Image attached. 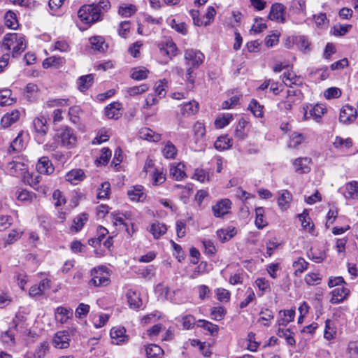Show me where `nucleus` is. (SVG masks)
Instances as JSON below:
<instances>
[{
    "label": "nucleus",
    "instance_id": "obj_1",
    "mask_svg": "<svg viewBox=\"0 0 358 358\" xmlns=\"http://www.w3.org/2000/svg\"><path fill=\"white\" fill-rule=\"evenodd\" d=\"M78 16L81 21L86 24L94 23L100 20L99 8L94 6V4L85 5L82 6L78 12Z\"/></svg>",
    "mask_w": 358,
    "mask_h": 358
},
{
    "label": "nucleus",
    "instance_id": "obj_2",
    "mask_svg": "<svg viewBox=\"0 0 358 358\" xmlns=\"http://www.w3.org/2000/svg\"><path fill=\"white\" fill-rule=\"evenodd\" d=\"M107 268L106 266H99L94 268L91 271L92 276V280L90 281V285H93L95 287L106 286L110 282V279L107 273Z\"/></svg>",
    "mask_w": 358,
    "mask_h": 358
},
{
    "label": "nucleus",
    "instance_id": "obj_3",
    "mask_svg": "<svg viewBox=\"0 0 358 358\" xmlns=\"http://www.w3.org/2000/svg\"><path fill=\"white\" fill-rule=\"evenodd\" d=\"M56 136L57 139H60L62 145L67 148H72L77 142L74 131L67 127L58 130Z\"/></svg>",
    "mask_w": 358,
    "mask_h": 358
},
{
    "label": "nucleus",
    "instance_id": "obj_4",
    "mask_svg": "<svg viewBox=\"0 0 358 358\" xmlns=\"http://www.w3.org/2000/svg\"><path fill=\"white\" fill-rule=\"evenodd\" d=\"M357 116V110L351 106L345 105L341 109L339 120L343 124H348L353 122Z\"/></svg>",
    "mask_w": 358,
    "mask_h": 358
},
{
    "label": "nucleus",
    "instance_id": "obj_5",
    "mask_svg": "<svg viewBox=\"0 0 358 358\" xmlns=\"http://www.w3.org/2000/svg\"><path fill=\"white\" fill-rule=\"evenodd\" d=\"M231 208V202L228 199H224L213 206L212 210L215 217H222L228 214Z\"/></svg>",
    "mask_w": 358,
    "mask_h": 358
},
{
    "label": "nucleus",
    "instance_id": "obj_6",
    "mask_svg": "<svg viewBox=\"0 0 358 358\" xmlns=\"http://www.w3.org/2000/svg\"><path fill=\"white\" fill-rule=\"evenodd\" d=\"M112 343L115 345H122L129 341V336L126 334L124 327H113L110 332Z\"/></svg>",
    "mask_w": 358,
    "mask_h": 358
},
{
    "label": "nucleus",
    "instance_id": "obj_7",
    "mask_svg": "<svg viewBox=\"0 0 358 358\" xmlns=\"http://www.w3.org/2000/svg\"><path fill=\"white\" fill-rule=\"evenodd\" d=\"M203 54L197 50L189 49L185 52V59L191 62L192 67L197 68L204 60Z\"/></svg>",
    "mask_w": 358,
    "mask_h": 358
},
{
    "label": "nucleus",
    "instance_id": "obj_8",
    "mask_svg": "<svg viewBox=\"0 0 358 358\" xmlns=\"http://www.w3.org/2000/svg\"><path fill=\"white\" fill-rule=\"evenodd\" d=\"M70 336L66 331H60L55 334L52 344L53 345L59 349H65L70 345Z\"/></svg>",
    "mask_w": 358,
    "mask_h": 358
},
{
    "label": "nucleus",
    "instance_id": "obj_9",
    "mask_svg": "<svg viewBox=\"0 0 358 358\" xmlns=\"http://www.w3.org/2000/svg\"><path fill=\"white\" fill-rule=\"evenodd\" d=\"M285 7L279 3H275L272 5L270 13L268 14V18L271 20H275L278 22H285V18L284 17Z\"/></svg>",
    "mask_w": 358,
    "mask_h": 358
},
{
    "label": "nucleus",
    "instance_id": "obj_10",
    "mask_svg": "<svg viewBox=\"0 0 358 358\" xmlns=\"http://www.w3.org/2000/svg\"><path fill=\"white\" fill-rule=\"evenodd\" d=\"M311 162L312 160L309 157H299L293 162V166L296 173H307L310 171Z\"/></svg>",
    "mask_w": 358,
    "mask_h": 358
},
{
    "label": "nucleus",
    "instance_id": "obj_11",
    "mask_svg": "<svg viewBox=\"0 0 358 358\" xmlns=\"http://www.w3.org/2000/svg\"><path fill=\"white\" fill-rule=\"evenodd\" d=\"M36 169L41 174L49 175L53 173L55 168L49 158L43 156L38 159Z\"/></svg>",
    "mask_w": 358,
    "mask_h": 358
},
{
    "label": "nucleus",
    "instance_id": "obj_12",
    "mask_svg": "<svg viewBox=\"0 0 358 358\" xmlns=\"http://www.w3.org/2000/svg\"><path fill=\"white\" fill-rule=\"evenodd\" d=\"M199 110V103L194 100L188 101L180 106V115L183 117H189L194 115Z\"/></svg>",
    "mask_w": 358,
    "mask_h": 358
},
{
    "label": "nucleus",
    "instance_id": "obj_13",
    "mask_svg": "<svg viewBox=\"0 0 358 358\" xmlns=\"http://www.w3.org/2000/svg\"><path fill=\"white\" fill-rule=\"evenodd\" d=\"M282 81L286 86L291 88L293 85H301L303 83L302 78L292 71L284 72Z\"/></svg>",
    "mask_w": 358,
    "mask_h": 358
},
{
    "label": "nucleus",
    "instance_id": "obj_14",
    "mask_svg": "<svg viewBox=\"0 0 358 358\" xmlns=\"http://www.w3.org/2000/svg\"><path fill=\"white\" fill-rule=\"evenodd\" d=\"M85 178L83 170L80 169H73L69 171L65 176L66 181L71 182L72 185H77L80 181H83Z\"/></svg>",
    "mask_w": 358,
    "mask_h": 358
},
{
    "label": "nucleus",
    "instance_id": "obj_15",
    "mask_svg": "<svg viewBox=\"0 0 358 358\" xmlns=\"http://www.w3.org/2000/svg\"><path fill=\"white\" fill-rule=\"evenodd\" d=\"M120 110L121 104L118 102H114L106 107L105 115L109 119L117 120L122 115Z\"/></svg>",
    "mask_w": 358,
    "mask_h": 358
},
{
    "label": "nucleus",
    "instance_id": "obj_16",
    "mask_svg": "<svg viewBox=\"0 0 358 358\" xmlns=\"http://www.w3.org/2000/svg\"><path fill=\"white\" fill-rule=\"evenodd\" d=\"M349 293V289L343 287L335 288L331 292V302L332 303H339L348 296Z\"/></svg>",
    "mask_w": 358,
    "mask_h": 358
},
{
    "label": "nucleus",
    "instance_id": "obj_17",
    "mask_svg": "<svg viewBox=\"0 0 358 358\" xmlns=\"http://www.w3.org/2000/svg\"><path fill=\"white\" fill-rule=\"evenodd\" d=\"M72 317L73 310L71 309H68L64 307H58L56 309L55 318L57 321L59 322L61 324L66 323Z\"/></svg>",
    "mask_w": 358,
    "mask_h": 358
},
{
    "label": "nucleus",
    "instance_id": "obj_18",
    "mask_svg": "<svg viewBox=\"0 0 358 358\" xmlns=\"http://www.w3.org/2000/svg\"><path fill=\"white\" fill-rule=\"evenodd\" d=\"M292 199V194L288 190H282L279 193L277 200L279 208L282 210H286L289 208Z\"/></svg>",
    "mask_w": 358,
    "mask_h": 358
},
{
    "label": "nucleus",
    "instance_id": "obj_19",
    "mask_svg": "<svg viewBox=\"0 0 358 358\" xmlns=\"http://www.w3.org/2000/svg\"><path fill=\"white\" fill-rule=\"evenodd\" d=\"M126 296L131 308L138 309L142 306V300L136 292L129 289L127 291Z\"/></svg>",
    "mask_w": 358,
    "mask_h": 358
},
{
    "label": "nucleus",
    "instance_id": "obj_20",
    "mask_svg": "<svg viewBox=\"0 0 358 358\" xmlns=\"http://www.w3.org/2000/svg\"><path fill=\"white\" fill-rule=\"evenodd\" d=\"M279 315L281 317L278 320L279 327H286L290 322L293 321L295 316L294 310H280Z\"/></svg>",
    "mask_w": 358,
    "mask_h": 358
},
{
    "label": "nucleus",
    "instance_id": "obj_21",
    "mask_svg": "<svg viewBox=\"0 0 358 358\" xmlns=\"http://www.w3.org/2000/svg\"><path fill=\"white\" fill-rule=\"evenodd\" d=\"M19 118L20 111L13 110L10 113H7L2 117L1 124L3 127H8L16 122Z\"/></svg>",
    "mask_w": 358,
    "mask_h": 358
},
{
    "label": "nucleus",
    "instance_id": "obj_22",
    "mask_svg": "<svg viewBox=\"0 0 358 358\" xmlns=\"http://www.w3.org/2000/svg\"><path fill=\"white\" fill-rule=\"evenodd\" d=\"M306 136L301 133L293 131L289 135V140L287 143L289 148L297 149L304 142Z\"/></svg>",
    "mask_w": 358,
    "mask_h": 358
},
{
    "label": "nucleus",
    "instance_id": "obj_23",
    "mask_svg": "<svg viewBox=\"0 0 358 358\" xmlns=\"http://www.w3.org/2000/svg\"><path fill=\"white\" fill-rule=\"evenodd\" d=\"M327 112V108L322 103H317L314 106H310L309 114L317 122H320L322 115Z\"/></svg>",
    "mask_w": 358,
    "mask_h": 358
},
{
    "label": "nucleus",
    "instance_id": "obj_24",
    "mask_svg": "<svg viewBox=\"0 0 358 358\" xmlns=\"http://www.w3.org/2000/svg\"><path fill=\"white\" fill-rule=\"evenodd\" d=\"M344 196L346 199H355L358 198V182L352 181L346 184Z\"/></svg>",
    "mask_w": 358,
    "mask_h": 358
},
{
    "label": "nucleus",
    "instance_id": "obj_25",
    "mask_svg": "<svg viewBox=\"0 0 358 358\" xmlns=\"http://www.w3.org/2000/svg\"><path fill=\"white\" fill-rule=\"evenodd\" d=\"M143 187L141 185L133 187L129 189L127 194L129 199L134 201H143L145 199L146 195L143 192Z\"/></svg>",
    "mask_w": 358,
    "mask_h": 358
},
{
    "label": "nucleus",
    "instance_id": "obj_26",
    "mask_svg": "<svg viewBox=\"0 0 358 358\" xmlns=\"http://www.w3.org/2000/svg\"><path fill=\"white\" fill-rule=\"evenodd\" d=\"M24 95L29 101H34L38 97V88L36 84L29 83L27 85Z\"/></svg>",
    "mask_w": 358,
    "mask_h": 358
},
{
    "label": "nucleus",
    "instance_id": "obj_27",
    "mask_svg": "<svg viewBox=\"0 0 358 358\" xmlns=\"http://www.w3.org/2000/svg\"><path fill=\"white\" fill-rule=\"evenodd\" d=\"M94 83V76L92 74H88L80 76L78 80V87L80 92H85L89 89Z\"/></svg>",
    "mask_w": 358,
    "mask_h": 358
},
{
    "label": "nucleus",
    "instance_id": "obj_28",
    "mask_svg": "<svg viewBox=\"0 0 358 358\" xmlns=\"http://www.w3.org/2000/svg\"><path fill=\"white\" fill-rule=\"evenodd\" d=\"M137 11L136 6L133 4L122 3L119 6L118 14L123 17H130Z\"/></svg>",
    "mask_w": 358,
    "mask_h": 358
},
{
    "label": "nucleus",
    "instance_id": "obj_29",
    "mask_svg": "<svg viewBox=\"0 0 358 358\" xmlns=\"http://www.w3.org/2000/svg\"><path fill=\"white\" fill-rule=\"evenodd\" d=\"M162 155L166 159H174L177 155V148L172 142L168 141L162 148Z\"/></svg>",
    "mask_w": 358,
    "mask_h": 358
},
{
    "label": "nucleus",
    "instance_id": "obj_30",
    "mask_svg": "<svg viewBox=\"0 0 358 358\" xmlns=\"http://www.w3.org/2000/svg\"><path fill=\"white\" fill-rule=\"evenodd\" d=\"M47 121L45 117L40 116L34 120L33 124L35 131L43 135L45 134L48 131Z\"/></svg>",
    "mask_w": 358,
    "mask_h": 358
},
{
    "label": "nucleus",
    "instance_id": "obj_31",
    "mask_svg": "<svg viewBox=\"0 0 358 358\" xmlns=\"http://www.w3.org/2000/svg\"><path fill=\"white\" fill-rule=\"evenodd\" d=\"M333 145L336 149L343 151L352 146V141L350 138L344 139L340 136H336L333 143Z\"/></svg>",
    "mask_w": 358,
    "mask_h": 358
},
{
    "label": "nucleus",
    "instance_id": "obj_32",
    "mask_svg": "<svg viewBox=\"0 0 358 358\" xmlns=\"http://www.w3.org/2000/svg\"><path fill=\"white\" fill-rule=\"evenodd\" d=\"M197 326L207 331L210 336H215L218 333V326L209 321L200 320L198 321Z\"/></svg>",
    "mask_w": 358,
    "mask_h": 358
},
{
    "label": "nucleus",
    "instance_id": "obj_33",
    "mask_svg": "<svg viewBox=\"0 0 358 358\" xmlns=\"http://www.w3.org/2000/svg\"><path fill=\"white\" fill-rule=\"evenodd\" d=\"M17 35L18 34L16 33H10L4 36L2 43V48L3 50L9 51L11 49V47L15 45L16 41H17Z\"/></svg>",
    "mask_w": 358,
    "mask_h": 358
},
{
    "label": "nucleus",
    "instance_id": "obj_34",
    "mask_svg": "<svg viewBox=\"0 0 358 358\" xmlns=\"http://www.w3.org/2000/svg\"><path fill=\"white\" fill-rule=\"evenodd\" d=\"M90 43L92 49L99 52H103L105 48H107V45L105 44L104 39L101 36H93L90 38Z\"/></svg>",
    "mask_w": 358,
    "mask_h": 358
},
{
    "label": "nucleus",
    "instance_id": "obj_35",
    "mask_svg": "<svg viewBox=\"0 0 358 358\" xmlns=\"http://www.w3.org/2000/svg\"><path fill=\"white\" fill-rule=\"evenodd\" d=\"M17 41H16L15 45L13 48L12 56L13 57H17L26 49V43L24 38L22 35H17Z\"/></svg>",
    "mask_w": 358,
    "mask_h": 358
},
{
    "label": "nucleus",
    "instance_id": "obj_36",
    "mask_svg": "<svg viewBox=\"0 0 358 358\" xmlns=\"http://www.w3.org/2000/svg\"><path fill=\"white\" fill-rule=\"evenodd\" d=\"M236 234L235 228L222 229L217 231V236L222 243L229 241Z\"/></svg>",
    "mask_w": 358,
    "mask_h": 358
},
{
    "label": "nucleus",
    "instance_id": "obj_37",
    "mask_svg": "<svg viewBox=\"0 0 358 358\" xmlns=\"http://www.w3.org/2000/svg\"><path fill=\"white\" fill-rule=\"evenodd\" d=\"M277 335L280 338H284L287 344L290 345H295V339L293 337V333L289 329H284L279 327L277 331Z\"/></svg>",
    "mask_w": 358,
    "mask_h": 358
},
{
    "label": "nucleus",
    "instance_id": "obj_38",
    "mask_svg": "<svg viewBox=\"0 0 358 358\" xmlns=\"http://www.w3.org/2000/svg\"><path fill=\"white\" fill-rule=\"evenodd\" d=\"M167 230L166 226L164 224L157 222L153 223L150 229V232L153 235L155 238H159L164 234Z\"/></svg>",
    "mask_w": 358,
    "mask_h": 358
},
{
    "label": "nucleus",
    "instance_id": "obj_39",
    "mask_svg": "<svg viewBox=\"0 0 358 358\" xmlns=\"http://www.w3.org/2000/svg\"><path fill=\"white\" fill-rule=\"evenodd\" d=\"M146 355L148 358H157L163 355V350L157 345L151 344L146 349Z\"/></svg>",
    "mask_w": 358,
    "mask_h": 358
},
{
    "label": "nucleus",
    "instance_id": "obj_40",
    "mask_svg": "<svg viewBox=\"0 0 358 358\" xmlns=\"http://www.w3.org/2000/svg\"><path fill=\"white\" fill-rule=\"evenodd\" d=\"M231 146V140L227 136L219 137L214 143L215 148L220 151L229 149Z\"/></svg>",
    "mask_w": 358,
    "mask_h": 358
},
{
    "label": "nucleus",
    "instance_id": "obj_41",
    "mask_svg": "<svg viewBox=\"0 0 358 358\" xmlns=\"http://www.w3.org/2000/svg\"><path fill=\"white\" fill-rule=\"evenodd\" d=\"M183 169L184 165L181 164H178L177 166H171L170 168V174L173 176V177L176 180H181L186 176Z\"/></svg>",
    "mask_w": 358,
    "mask_h": 358
},
{
    "label": "nucleus",
    "instance_id": "obj_42",
    "mask_svg": "<svg viewBox=\"0 0 358 358\" xmlns=\"http://www.w3.org/2000/svg\"><path fill=\"white\" fill-rule=\"evenodd\" d=\"M11 91L8 89L0 90V105L1 106L11 105L14 100L11 97Z\"/></svg>",
    "mask_w": 358,
    "mask_h": 358
},
{
    "label": "nucleus",
    "instance_id": "obj_43",
    "mask_svg": "<svg viewBox=\"0 0 358 358\" xmlns=\"http://www.w3.org/2000/svg\"><path fill=\"white\" fill-rule=\"evenodd\" d=\"M5 24L12 29H16L18 27V22L15 13L9 10L5 14Z\"/></svg>",
    "mask_w": 358,
    "mask_h": 358
},
{
    "label": "nucleus",
    "instance_id": "obj_44",
    "mask_svg": "<svg viewBox=\"0 0 358 358\" xmlns=\"http://www.w3.org/2000/svg\"><path fill=\"white\" fill-rule=\"evenodd\" d=\"M264 209L262 207H258L255 209V225L258 229H263L267 225V222L264 219Z\"/></svg>",
    "mask_w": 358,
    "mask_h": 358
},
{
    "label": "nucleus",
    "instance_id": "obj_45",
    "mask_svg": "<svg viewBox=\"0 0 358 358\" xmlns=\"http://www.w3.org/2000/svg\"><path fill=\"white\" fill-rule=\"evenodd\" d=\"M308 263L302 257H299L292 264L294 268V275H297L299 273H302L308 268Z\"/></svg>",
    "mask_w": 358,
    "mask_h": 358
},
{
    "label": "nucleus",
    "instance_id": "obj_46",
    "mask_svg": "<svg viewBox=\"0 0 358 358\" xmlns=\"http://www.w3.org/2000/svg\"><path fill=\"white\" fill-rule=\"evenodd\" d=\"M88 220V215L86 213H82L77 216L73 220V224L71 227V229L75 230V231H79L81 230L83 227L84 226L85 223Z\"/></svg>",
    "mask_w": 358,
    "mask_h": 358
},
{
    "label": "nucleus",
    "instance_id": "obj_47",
    "mask_svg": "<svg viewBox=\"0 0 358 358\" xmlns=\"http://www.w3.org/2000/svg\"><path fill=\"white\" fill-rule=\"evenodd\" d=\"M308 257L317 263L322 262L326 259V252L324 250L317 252L315 249L311 248L308 252Z\"/></svg>",
    "mask_w": 358,
    "mask_h": 358
},
{
    "label": "nucleus",
    "instance_id": "obj_48",
    "mask_svg": "<svg viewBox=\"0 0 358 358\" xmlns=\"http://www.w3.org/2000/svg\"><path fill=\"white\" fill-rule=\"evenodd\" d=\"M24 148V141L22 135L19 134L11 142L8 148L9 152H20Z\"/></svg>",
    "mask_w": 358,
    "mask_h": 358
},
{
    "label": "nucleus",
    "instance_id": "obj_49",
    "mask_svg": "<svg viewBox=\"0 0 358 358\" xmlns=\"http://www.w3.org/2000/svg\"><path fill=\"white\" fill-rule=\"evenodd\" d=\"M112 152L108 148H103L101 150V155L99 158H98L96 160V164L97 166L101 165H106L108 164L110 157H111Z\"/></svg>",
    "mask_w": 358,
    "mask_h": 358
},
{
    "label": "nucleus",
    "instance_id": "obj_50",
    "mask_svg": "<svg viewBox=\"0 0 358 358\" xmlns=\"http://www.w3.org/2000/svg\"><path fill=\"white\" fill-rule=\"evenodd\" d=\"M152 185H159L164 183L166 180V173L163 169H155L152 173Z\"/></svg>",
    "mask_w": 358,
    "mask_h": 358
},
{
    "label": "nucleus",
    "instance_id": "obj_51",
    "mask_svg": "<svg viewBox=\"0 0 358 358\" xmlns=\"http://www.w3.org/2000/svg\"><path fill=\"white\" fill-rule=\"evenodd\" d=\"M246 124L247 122L243 118H241L238 120V122L236 125L235 129V136L240 140L244 139L246 136L245 132V127Z\"/></svg>",
    "mask_w": 358,
    "mask_h": 358
},
{
    "label": "nucleus",
    "instance_id": "obj_52",
    "mask_svg": "<svg viewBox=\"0 0 358 358\" xmlns=\"http://www.w3.org/2000/svg\"><path fill=\"white\" fill-rule=\"evenodd\" d=\"M336 334V328L331 320H327L325 323V330L324 336L327 340L333 339Z\"/></svg>",
    "mask_w": 358,
    "mask_h": 358
},
{
    "label": "nucleus",
    "instance_id": "obj_53",
    "mask_svg": "<svg viewBox=\"0 0 358 358\" xmlns=\"http://www.w3.org/2000/svg\"><path fill=\"white\" fill-rule=\"evenodd\" d=\"M82 110L79 106H73L69 110V116L70 120L74 124H77L80 121V115Z\"/></svg>",
    "mask_w": 358,
    "mask_h": 358
},
{
    "label": "nucleus",
    "instance_id": "obj_54",
    "mask_svg": "<svg viewBox=\"0 0 358 358\" xmlns=\"http://www.w3.org/2000/svg\"><path fill=\"white\" fill-rule=\"evenodd\" d=\"M249 109L257 117H261L263 115V106L260 105L259 102L255 99H252L249 106Z\"/></svg>",
    "mask_w": 358,
    "mask_h": 358
},
{
    "label": "nucleus",
    "instance_id": "obj_55",
    "mask_svg": "<svg viewBox=\"0 0 358 358\" xmlns=\"http://www.w3.org/2000/svg\"><path fill=\"white\" fill-rule=\"evenodd\" d=\"M145 139L152 142H158L161 140V134L155 133L154 131L145 128L141 132Z\"/></svg>",
    "mask_w": 358,
    "mask_h": 358
},
{
    "label": "nucleus",
    "instance_id": "obj_56",
    "mask_svg": "<svg viewBox=\"0 0 358 358\" xmlns=\"http://www.w3.org/2000/svg\"><path fill=\"white\" fill-rule=\"evenodd\" d=\"M170 26L172 29H175L178 33L182 35L187 34V25L185 22H179L175 19H172L170 22Z\"/></svg>",
    "mask_w": 358,
    "mask_h": 358
},
{
    "label": "nucleus",
    "instance_id": "obj_57",
    "mask_svg": "<svg viewBox=\"0 0 358 358\" xmlns=\"http://www.w3.org/2000/svg\"><path fill=\"white\" fill-rule=\"evenodd\" d=\"M49 350V344L47 341L41 342L35 349V355L37 358H44Z\"/></svg>",
    "mask_w": 358,
    "mask_h": 358
},
{
    "label": "nucleus",
    "instance_id": "obj_58",
    "mask_svg": "<svg viewBox=\"0 0 358 358\" xmlns=\"http://www.w3.org/2000/svg\"><path fill=\"white\" fill-rule=\"evenodd\" d=\"M148 89L149 86L147 84H142L139 86H134L127 88V92L130 96H134L145 92L146 91L148 90Z\"/></svg>",
    "mask_w": 358,
    "mask_h": 358
},
{
    "label": "nucleus",
    "instance_id": "obj_59",
    "mask_svg": "<svg viewBox=\"0 0 358 358\" xmlns=\"http://www.w3.org/2000/svg\"><path fill=\"white\" fill-rule=\"evenodd\" d=\"M215 293L217 296V299L219 301L222 303L228 302L230 299V292L224 288H217L215 290Z\"/></svg>",
    "mask_w": 358,
    "mask_h": 358
},
{
    "label": "nucleus",
    "instance_id": "obj_60",
    "mask_svg": "<svg viewBox=\"0 0 358 358\" xmlns=\"http://www.w3.org/2000/svg\"><path fill=\"white\" fill-rule=\"evenodd\" d=\"M231 120L232 115L231 114H226L222 117H217L215 120V126L217 129H222L228 125Z\"/></svg>",
    "mask_w": 358,
    "mask_h": 358
},
{
    "label": "nucleus",
    "instance_id": "obj_61",
    "mask_svg": "<svg viewBox=\"0 0 358 358\" xmlns=\"http://www.w3.org/2000/svg\"><path fill=\"white\" fill-rule=\"evenodd\" d=\"M260 315L261 317L259 320L264 321L265 322L264 323V325L266 327L270 325L271 320H273L274 318L273 312L267 308L262 310L260 312Z\"/></svg>",
    "mask_w": 358,
    "mask_h": 358
},
{
    "label": "nucleus",
    "instance_id": "obj_62",
    "mask_svg": "<svg viewBox=\"0 0 358 358\" xmlns=\"http://www.w3.org/2000/svg\"><path fill=\"white\" fill-rule=\"evenodd\" d=\"M166 84L167 83L165 80H159L155 83V92L160 99L164 97L166 95Z\"/></svg>",
    "mask_w": 358,
    "mask_h": 358
},
{
    "label": "nucleus",
    "instance_id": "obj_63",
    "mask_svg": "<svg viewBox=\"0 0 358 358\" xmlns=\"http://www.w3.org/2000/svg\"><path fill=\"white\" fill-rule=\"evenodd\" d=\"M149 71L145 68L134 69L131 75L132 79L136 80H142L148 77Z\"/></svg>",
    "mask_w": 358,
    "mask_h": 358
},
{
    "label": "nucleus",
    "instance_id": "obj_64",
    "mask_svg": "<svg viewBox=\"0 0 358 358\" xmlns=\"http://www.w3.org/2000/svg\"><path fill=\"white\" fill-rule=\"evenodd\" d=\"M300 221L301 222V226L303 229L311 231L313 229V224L310 222V217L308 214L303 212L302 214L299 215Z\"/></svg>",
    "mask_w": 358,
    "mask_h": 358
}]
</instances>
